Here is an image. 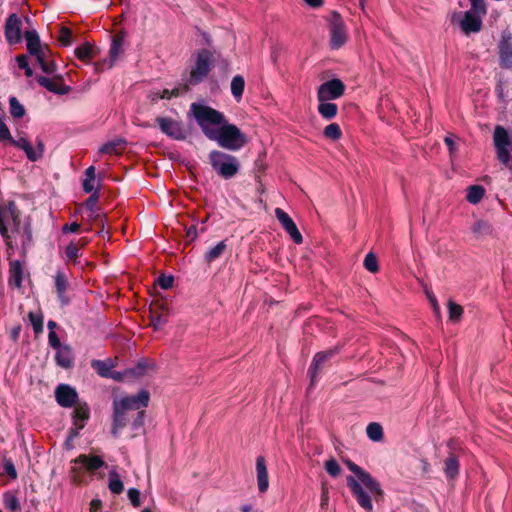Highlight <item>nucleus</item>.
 <instances>
[{"label": "nucleus", "mask_w": 512, "mask_h": 512, "mask_svg": "<svg viewBox=\"0 0 512 512\" xmlns=\"http://www.w3.org/2000/svg\"><path fill=\"white\" fill-rule=\"evenodd\" d=\"M149 393L145 390L136 395L125 396L113 401V425L112 434L117 437L122 428L130 420L131 428L134 432L139 430L144 424V411L142 408L148 406Z\"/></svg>", "instance_id": "obj_1"}, {"label": "nucleus", "mask_w": 512, "mask_h": 512, "mask_svg": "<svg viewBox=\"0 0 512 512\" xmlns=\"http://www.w3.org/2000/svg\"><path fill=\"white\" fill-rule=\"evenodd\" d=\"M346 464L349 470L358 478V480H356L354 477L348 476V487L351 489L358 504L367 512H373L372 498L374 497L378 500L382 498L384 494L380 483L355 463L347 461Z\"/></svg>", "instance_id": "obj_2"}, {"label": "nucleus", "mask_w": 512, "mask_h": 512, "mask_svg": "<svg viewBox=\"0 0 512 512\" xmlns=\"http://www.w3.org/2000/svg\"><path fill=\"white\" fill-rule=\"evenodd\" d=\"M24 37L28 53L35 57L42 71L46 74H54L57 67L51 58V50L41 42L38 32L35 29H25Z\"/></svg>", "instance_id": "obj_3"}, {"label": "nucleus", "mask_w": 512, "mask_h": 512, "mask_svg": "<svg viewBox=\"0 0 512 512\" xmlns=\"http://www.w3.org/2000/svg\"><path fill=\"white\" fill-rule=\"evenodd\" d=\"M190 111L207 138L226 122L225 116L221 112L207 105L192 103Z\"/></svg>", "instance_id": "obj_4"}, {"label": "nucleus", "mask_w": 512, "mask_h": 512, "mask_svg": "<svg viewBox=\"0 0 512 512\" xmlns=\"http://www.w3.org/2000/svg\"><path fill=\"white\" fill-rule=\"evenodd\" d=\"M209 139L216 141L219 146L230 151H237L247 143L246 136L239 128L227 122L218 127L213 135H209Z\"/></svg>", "instance_id": "obj_5"}, {"label": "nucleus", "mask_w": 512, "mask_h": 512, "mask_svg": "<svg viewBox=\"0 0 512 512\" xmlns=\"http://www.w3.org/2000/svg\"><path fill=\"white\" fill-rule=\"evenodd\" d=\"M14 146L22 149L30 161H37L42 158L44 144L42 140L37 141V149H33L30 142L24 135H19L17 139L13 138L8 127L2 123V147Z\"/></svg>", "instance_id": "obj_6"}, {"label": "nucleus", "mask_w": 512, "mask_h": 512, "mask_svg": "<svg viewBox=\"0 0 512 512\" xmlns=\"http://www.w3.org/2000/svg\"><path fill=\"white\" fill-rule=\"evenodd\" d=\"M208 157L213 170L224 179L234 177L239 171V160L233 155L214 150Z\"/></svg>", "instance_id": "obj_7"}, {"label": "nucleus", "mask_w": 512, "mask_h": 512, "mask_svg": "<svg viewBox=\"0 0 512 512\" xmlns=\"http://www.w3.org/2000/svg\"><path fill=\"white\" fill-rule=\"evenodd\" d=\"M493 142L496 148L499 161L512 170V138L508 131L502 126H496L493 134Z\"/></svg>", "instance_id": "obj_8"}, {"label": "nucleus", "mask_w": 512, "mask_h": 512, "mask_svg": "<svg viewBox=\"0 0 512 512\" xmlns=\"http://www.w3.org/2000/svg\"><path fill=\"white\" fill-rule=\"evenodd\" d=\"M25 22L29 23V18L17 13H12L7 17L4 26V35L9 45L14 46L22 42L26 29L24 28Z\"/></svg>", "instance_id": "obj_9"}, {"label": "nucleus", "mask_w": 512, "mask_h": 512, "mask_svg": "<svg viewBox=\"0 0 512 512\" xmlns=\"http://www.w3.org/2000/svg\"><path fill=\"white\" fill-rule=\"evenodd\" d=\"M451 21L452 23H457L465 35L477 33L482 27L481 18L475 15L472 11H466L463 16L461 13H454Z\"/></svg>", "instance_id": "obj_10"}, {"label": "nucleus", "mask_w": 512, "mask_h": 512, "mask_svg": "<svg viewBox=\"0 0 512 512\" xmlns=\"http://www.w3.org/2000/svg\"><path fill=\"white\" fill-rule=\"evenodd\" d=\"M211 66V53L208 50H201L197 54L196 62L190 72V83L201 82L209 73Z\"/></svg>", "instance_id": "obj_11"}, {"label": "nucleus", "mask_w": 512, "mask_h": 512, "mask_svg": "<svg viewBox=\"0 0 512 512\" xmlns=\"http://www.w3.org/2000/svg\"><path fill=\"white\" fill-rule=\"evenodd\" d=\"M345 85L340 79H332L321 84L317 89L318 101H331L344 95Z\"/></svg>", "instance_id": "obj_12"}, {"label": "nucleus", "mask_w": 512, "mask_h": 512, "mask_svg": "<svg viewBox=\"0 0 512 512\" xmlns=\"http://www.w3.org/2000/svg\"><path fill=\"white\" fill-rule=\"evenodd\" d=\"M19 223V211L13 202H9L5 208L2 207V238H10L8 231H17Z\"/></svg>", "instance_id": "obj_13"}, {"label": "nucleus", "mask_w": 512, "mask_h": 512, "mask_svg": "<svg viewBox=\"0 0 512 512\" xmlns=\"http://www.w3.org/2000/svg\"><path fill=\"white\" fill-rule=\"evenodd\" d=\"M331 46L334 49L342 47L347 41V32L343 20L336 12L332 13L330 21Z\"/></svg>", "instance_id": "obj_14"}, {"label": "nucleus", "mask_w": 512, "mask_h": 512, "mask_svg": "<svg viewBox=\"0 0 512 512\" xmlns=\"http://www.w3.org/2000/svg\"><path fill=\"white\" fill-rule=\"evenodd\" d=\"M156 121L160 130L167 136L175 140H184L186 138V132L179 122L166 117H158Z\"/></svg>", "instance_id": "obj_15"}, {"label": "nucleus", "mask_w": 512, "mask_h": 512, "mask_svg": "<svg viewBox=\"0 0 512 512\" xmlns=\"http://www.w3.org/2000/svg\"><path fill=\"white\" fill-rule=\"evenodd\" d=\"M275 216L278 221L281 223L284 230L290 235L293 241L297 244H301L303 241V237L298 230L296 224L293 219L281 208L275 209Z\"/></svg>", "instance_id": "obj_16"}, {"label": "nucleus", "mask_w": 512, "mask_h": 512, "mask_svg": "<svg viewBox=\"0 0 512 512\" xmlns=\"http://www.w3.org/2000/svg\"><path fill=\"white\" fill-rule=\"evenodd\" d=\"M125 39L126 33L124 31H120L119 33L113 36L109 50V58L103 61V64L107 65L108 68H111L119 59V57L123 54Z\"/></svg>", "instance_id": "obj_17"}, {"label": "nucleus", "mask_w": 512, "mask_h": 512, "mask_svg": "<svg viewBox=\"0 0 512 512\" xmlns=\"http://www.w3.org/2000/svg\"><path fill=\"white\" fill-rule=\"evenodd\" d=\"M37 82L48 91L59 95L67 94L71 90L69 86L63 84V76L60 74L54 75L52 78L39 76Z\"/></svg>", "instance_id": "obj_18"}, {"label": "nucleus", "mask_w": 512, "mask_h": 512, "mask_svg": "<svg viewBox=\"0 0 512 512\" xmlns=\"http://www.w3.org/2000/svg\"><path fill=\"white\" fill-rule=\"evenodd\" d=\"M57 402L63 407H71L76 403L77 392L69 385L61 384L55 391Z\"/></svg>", "instance_id": "obj_19"}, {"label": "nucleus", "mask_w": 512, "mask_h": 512, "mask_svg": "<svg viewBox=\"0 0 512 512\" xmlns=\"http://www.w3.org/2000/svg\"><path fill=\"white\" fill-rule=\"evenodd\" d=\"M499 56L501 64L506 67H512V37L510 34H503L499 43Z\"/></svg>", "instance_id": "obj_20"}, {"label": "nucleus", "mask_w": 512, "mask_h": 512, "mask_svg": "<svg viewBox=\"0 0 512 512\" xmlns=\"http://www.w3.org/2000/svg\"><path fill=\"white\" fill-rule=\"evenodd\" d=\"M335 354H336V350L330 349L327 351L319 352L314 356L311 366L309 368V372H308L312 383H314V381L316 380L317 374H318L319 370L321 369V366L328 359L333 357Z\"/></svg>", "instance_id": "obj_21"}, {"label": "nucleus", "mask_w": 512, "mask_h": 512, "mask_svg": "<svg viewBox=\"0 0 512 512\" xmlns=\"http://www.w3.org/2000/svg\"><path fill=\"white\" fill-rule=\"evenodd\" d=\"M256 476L259 492L265 493L269 488V479L266 461L263 456H258L256 459Z\"/></svg>", "instance_id": "obj_22"}, {"label": "nucleus", "mask_w": 512, "mask_h": 512, "mask_svg": "<svg viewBox=\"0 0 512 512\" xmlns=\"http://www.w3.org/2000/svg\"><path fill=\"white\" fill-rule=\"evenodd\" d=\"M117 365V358H108L106 360H92L91 366L98 373L99 376L108 378L111 375L112 369Z\"/></svg>", "instance_id": "obj_23"}, {"label": "nucleus", "mask_w": 512, "mask_h": 512, "mask_svg": "<svg viewBox=\"0 0 512 512\" xmlns=\"http://www.w3.org/2000/svg\"><path fill=\"white\" fill-rule=\"evenodd\" d=\"M24 277V267L18 260L10 262L9 269V285L17 288L21 287V283Z\"/></svg>", "instance_id": "obj_24"}, {"label": "nucleus", "mask_w": 512, "mask_h": 512, "mask_svg": "<svg viewBox=\"0 0 512 512\" xmlns=\"http://www.w3.org/2000/svg\"><path fill=\"white\" fill-rule=\"evenodd\" d=\"M75 464H81L88 471L94 472L104 466V461L99 456L80 455L74 461Z\"/></svg>", "instance_id": "obj_25"}, {"label": "nucleus", "mask_w": 512, "mask_h": 512, "mask_svg": "<svg viewBox=\"0 0 512 512\" xmlns=\"http://www.w3.org/2000/svg\"><path fill=\"white\" fill-rule=\"evenodd\" d=\"M125 146L126 140L123 138H117L103 144L99 148V153L108 155H119L124 151Z\"/></svg>", "instance_id": "obj_26"}, {"label": "nucleus", "mask_w": 512, "mask_h": 512, "mask_svg": "<svg viewBox=\"0 0 512 512\" xmlns=\"http://www.w3.org/2000/svg\"><path fill=\"white\" fill-rule=\"evenodd\" d=\"M145 368H146V364L139 363L136 368L128 369V370H126L123 373L122 372H117V371H112L111 375L108 378H111V379H113L115 381H122L125 377H128V376H137V377H139V376H142L144 374Z\"/></svg>", "instance_id": "obj_27"}, {"label": "nucleus", "mask_w": 512, "mask_h": 512, "mask_svg": "<svg viewBox=\"0 0 512 512\" xmlns=\"http://www.w3.org/2000/svg\"><path fill=\"white\" fill-rule=\"evenodd\" d=\"M8 111L11 117L15 120L22 119L26 115L24 105L14 96L9 98Z\"/></svg>", "instance_id": "obj_28"}, {"label": "nucleus", "mask_w": 512, "mask_h": 512, "mask_svg": "<svg viewBox=\"0 0 512 512\" xmlns=\"http://www.w3.org/2000/svg\"><path fill=\"white\" fill-rule=\"evenodd\" d=\"M108 488L113 494H120L124 490L123 482L116 467H113L109 472Z\"/></svg>", "instance_id": "obj_29"}, {"label": "nucleus", "mask_w": 512, "mask_h": 512, "mask_svg": "<svg viewBox=\"0 0 512 512\" xmlns=\"http://www.w3.org/2000/svg\"><path fill=\"white\" fill-rule=\"evenodd\" d=\"M98 54V49L92 46L90 43H85L75 49V55L82 61H88Z\"/></svg>", "instance_id": "obj_30"}, {"label": "nucleus", "mask_w": 512, "mask_h": 512, "mask_svg": "<svg viewBox=\"0 0 512 512\" xmlns=\"http://www.w3.org/2000/svg\"><path fill=\"white\" fill-rule=\"evenodd\" d=\"M338 107L330 101H319L318 112L325 119H332L337 115Z\"/></svg>", "instance_id": "obj_31"}, {"label": "nucleus", "mask_w": 512, "mask_h": 512, "mask_svg": "<svg viewBox=\"0 0 512 512\" xmlns=\"http://www.w3.org/2000/svg\"><path fill=\"white\" fill-rule=\"evenodd\" d=\"M56 361L58 365L64 368L71 367L73 363V355L68 347H61L56 354Z\"/></svg>", "instance_id": "obj_32"}, {"label": "nucleus", "mask_w": 512, "mask_h": 512, "mask_svg": "<svg viewBox=\"0 0 512 512\" xmlns=\"http://www.w3.org/2000/svg\"><path fill=\"white\" fill-rule=\"evenodd\" d=\"M227 249L226 241H220L205 253V260L208 263L220 258Z\"/></svg>", "instance_id": "obj_33"}, {"label": "nucleus", "mask_w": 512, "mask_h": 512, "mask_svg": "<svg viewBox=\"0 0 512 512\" xmlns=\"http://www.w3.org/2000/svg\"><path fill=\"white\" fill-rule=\"evenodd\" d=\"M55 286L58 293V297L63 304H66L68 300L65 297V291L67 289V280L63 273L58 272L55 276Z\"/></svg>", "instance_id": "obj_34"}, {"label": "nucleus", "mask_w": 512, "mask_h": 512, "mask_svg": "<svg viewBox=\"0 0 512 512\" xmlns=\"http://www.w3.org/2000/svg\"><path fill=\"white\" fill-rule=\"evenodd\" d=\"M485 189L480 185H473L468 188L466 199L471 204H477L483 198Z\"/></svg>", "instance_id": "obj_35"}, {"label": "nucleus", "mask_w": 512, "mask_h": 512, "mask_svg": "<svg viewBox=\"0 0 512 512\" xmlns=\"http://www.w3.org/2000/svg\"><path fill=\"white\" fill-rule=\"evenodd\" d=\"M447 306H448L449 320L454 323L459 322L464 313L463 307L461 305L457 304L456 302H454L453 300H449Z\"/></svg>", "instance_id": "obj_36"}, {"label": "nucleus", "mask_w": 512, "mask_h": 512, "mask_svg": "<svg viewBox=\"0 0 512 512\" xmlns=\"http://www.w3.org/2000/svg\"><path fill=\"white\" fill-rule=\"evenodd\" d=\"M368 438L374 442H379L383 439V428L379 423L372 422L366 428Z\"/></svg>", "instance_id": "obj_37"}, {"label": "nucleus", "mask_w": 512, "mask_h": 512, "mask_svg": "<svg viewBox=\"0 0 512 512\" xmlns=\"http://www.w3.org/2000/svg\"><path fill=\"white\" fill-rule=\"evenodd\" d=\"M244 87H245L244 78L240 75L234 76L231 81V93L237 100H239L242 97Z\"/></svg>", "instance_id": "obj_38"}, {"label": "nucleus", "mask_w": 512, "mask_h": 512, "mask_svg": "<svg viewBox=\"0 0 512 512\" xmlns=\"http://www.w3.org/2000/svg\"><path fill=\"white\" fill-rule=\"evenodd\" d=\"M459 463L454 455L449 456L445 461V474L448 478H454L458 474Z\"/></svg>", "instance_id": "obj_39"}, {"label": "nucleus", "mask_w": 512, "mask_h": 512, "mask_svg": "<svg viewBox=\"0 0 512 512\" xmlns=\"http://www.w3.org/2000/svg\"><path fill=\"white\" fill-rule=\"evenodd\" d=\"M89 417V411L86 406H77L74 410L75 425L78 429H82L84 421Z\"/></svg>", "instance_id": "obj_40"}, {"label": "nucleus", "mask_w": 512, "mask_h": 512, "mask_svg": "<svg viewBox=\"0 0 512 512\" xmlns=\"http://www.w3.org/2000/svg\"><path fill=\"white\" fill-rule=\"evenodd\" d=\"M86 178L83 181V190L87 193H90L94 190V182H95V167L90 166L85 171Z\"/></svg>", "instance_id": "obj_41"}, {"label": "nucleus", "mask_w": 512, "mask_h": 512, "mask_svg": "<svg viewBox=\"0 0 512 512\" xmlns=\"http://www.w3.org/2000/svg\"><path fill=\"white\" fill-rule=\"evenodd\" d=\"M472 231L477 237H483L491 233V226L486 221L478 220L474 223Z\"/></svg>", "instance_id": "obj_42"}, {"label": "nucleus", "mask_w": 512, "mask_h": 512, "mask_svg": "<svg viewBox=\"0 0 512 512\" xmlns=\"http://www.w3.org/2000/svg\"><path fill=\"white\" fill-rule=\"evenodd\" d=\"M4 503L6 507L12 512H19L21 510L17 496L12 492L5 493Z\"/></svg>", "instance_id": "obj_43"}, {"label": "nucleus", "mask_w": 512, "mask_h": 512, "mask_svg": "<svg viewBox=\"0 0 512 512\" xmlns=\"http://www.w3.org/2000/svg\"><path fill=\"white\" fill-rule=\"evenodd\" d=\"M324 135L329 139L338 140L342 135L340 126L336 123L327 125L324 129Z\"/></svg>", "instance_id": "obj_44"}, {"label": "nucleus", "mask_w": 512, "mask_h": 512, "mask_svg": "<svg viewBox=\"0 0 512 512\" xmlns=\"http://www.w3.org/2000/svg\"><path fill=\"white\" fill-rule=\"evenodd\" d=\"M364 267L372 272V273H376L378 272L379 270V266H378V261H377V258L376 256L373 254V253H368L366 256H365V259H364Z\"/></svg>", "instance_id": "obj_45"}, {"label": "nucleus", "mask_w": 512, "mask_h": 512, "mask_svg": "<svg viewBox=\"0 0 512 512\" xmlns=\"http://www.w3.org/2000/svg\"><path fill=\"white\" fill-rule=\"evenodd\" d=\"M325 469L332 477H337L341 473L340 465L333 458L325 462Z\"/></svg>", "instance_id": "obj_46"}, {"label": "nucleus", "mask_w": 512, "mask_h": 512, "mask_svg": "<svg viewBox=\"0 0 512 512\" xmlns=\"http://www.w3.org/2000/svg\"><path fill=\"white\" fill-rule=\"evenodd\" d=\"M59 42L63 46H69L72 43V33L71 30L67 27H61L59 31Z\"/></svg>", "instance_id": "obj_47"}, {"label": "nucleus", "mask_w": 512, "mask_h": 512, "mask_svg": "<svg viewBox=\"0 0 512 512\" xmlns=\"http://www.w3.org/2000/svg\"><path fill=\"white\" fill-rule=\"evenodd\" d=\"M172 95L177 96L178 90L174 89L169 91L168 89H164L162 92H153L150 97L152 101H157L158 99H169Z\"/></svg>", "instance_id": "obj_48"}, {"label": "nucleus", "mask_w": 512, "mask_h": 512, "mask_svg": "<svg viewBox=\"0 0 512 512\" xmlns=\"http://www.w3.org/2000/svg\"><path fill=\"white\" fill-rule=\"evenodd\" d=\"M79 251L80 248L78 246L72 243L69 244L65 250L67 260L75 261L79 257Z\"/></svg>", "instance_id": "obj_49"}, {"label": "nucleus", "mask_w": 512, "mask_h": 512, "mask_svg": "<svg viewBox=\"0 0 512 512\" xmlns=\"http://www.w3.org/2000/svg\"><path fill=\"white\" fill-rule=\"evenodd\" d=\"M3 470L5 474L11 480H15L17 478V471L14 464L10 460H5L3 463Z\"/></svg>", "instance_id": "obj_50"}, {"label": "nucleus", "mask_w": 512, "mask_h": 512, "mask_svg": "<svg viewBox=\"0 0 512 512\" xmlns=\"http://www.w3.org/2000/svg\"><path fill=\"white\" fill-rule=\"evenodd\" d=\"M128 498L131 502V504L134 506V507H139L141 505V502H140V491L136 488H130L128 490Z\"/></svg>", "instance_id": "obj_51"}, {"label": "nucleus", "mask_w": 512, "mask_h": 512, "mask_svg": "<svg viewBox=\"0 0 512 512\" xmlns=\"http://www.w3.org/2000/svg\"><path fill=\"white\" fill-rule=\"evenodd\" d=\"M173 283H174V278L171 275H169V276L161 275L158 278V284L162 289H165V290L170 289L173 286Z\"/></svg>", "instance_id": "obj_52"}, {"label": "nucleus", "mask_w": 512, "mask_h": 512, "mask_svg": "<svg viewBox=\"0 0 512 512\" xmlns=\"http://www.w3.org/2000/svg\"><path fill=\"white\" fill-rule=\"evenodd\" d=\"M150 318H151V325L154 327V329L161 328L167 322L166 317H164L162 315L155 314V313H151Z\"/></svg>", "instance_id": "obj_53"}, {"label": "nucleus", "mask_w": 512, "mask_h": 512, "mask_svg": "<svg viewBox=\"0 0 512 512\" xmlns=\"http://www.w3.org/2000/svg\"><path fill=\"white\" fill-rule=\"evenodd\" d=\"M471 7L474 12L486 14V5L484 0H470Z\"/></svg>", "instance_id": "obj_54"}, {"label": "nucleus", "mask_w": 512, "mask_h": 512, "mask_svg": "<svg viewBox=\"0 0 512 512\" xmlns=\"http://www.w3.org/2000/svg\"><path fill=\"white\" fill-rule=\"evenodd\" d=\"M29 317H30V320H31V323L33 325L35 332L36 333L42 332V330H43L42 318L39 316H36L32 313H30Z\"/></svg>", "instance_id": "obj_55"}, {"label": "nucleus", "mask_w": 512, "mask_h": 512, "mask_svg": "<svg viewBox=\"0 0 512 512\" xmlns=\"http://www.w3.org/2000/svg\"><path fill=\"white\" fill-rule=\"evenodd\" d=\"M48 341H49V344L53 348H55V349L61 348L60 340H59L57 334L54 331H49Z\"/></svg>", "instance_id": "obj_56"}, {"label": "nucleus", "mask_w": 512, "mask_h": 512, "mask_svg": "<svg viewBox=\"0 0 512 512\" xmlns=\"http://www.w3.org/2000/svg\"><path fill=\"white\" fill-rule=\"evenodd\" d=\"M426 294H427V297H428L429 301H430V302H431V304H432V307H433V310H434L435 314H436L437 316H440V307H439V304H438V302H437V299H436V298H435V296H434L432 293H430V292H427Z\"/></svg>", "instance_id": "obj_57"}, {"label": "nucleus", "mask_w": 512, "mask_h": 512, "mask_svg": "<svg viewBox=\"0 0 512 512\" xmlns=\"http://www.w3.org/2000/svg\"><path fill=\"white\" fill-rule=\"evenodd\" d=\"M16 61H17V64L19 66V68L21 69H25L27 66H29L28 64V58L26 55H19L16 57Z\"/></svg>", "instance_id": "obj_58"}, {"label": "nucleus", "mask_w": 512, "mask_h": 512, "mask_svg": "<svg viewBox=\"0 0 512 512\" xmlns=\"http://www.w3.org/2000/svg\"><path fill=\"white\" fill-rule=\"evenodd\" d=\"M80 228V225L76 222L72 223V224H66L63 226L62 228V231L64 233L66 232H77Z\"/></svg>", "instance_id": "obj_59"}, {"label": "nucleus", "mask_w": 512, "mask_h": 512, "mask_svg": "<svg viewBox=\"0 0 512 512\" xmlns=\"http://www.w3.org/2000/svg\"><path fill=\"white\" fill-rule=\"evenodd\" d=\"M96 203H97V197L95 196H91L87 201H86V206L88 209L91 210V212L94 211V208L96 206Z\"/></svg>", "instance_id": "obj_60"}, {"label": "nucleus", "mask_w": 512, "mask_h": 512, "mask_svg": "<svg viewBox=\"0 0 512 512\" xmlns=\"http://www.w3.org/2000/svg\"><path fill=\"white\" fill-rule=\"evenodd\" d=\"M329 496H328V490L323 489L322 495H321V507H325L328 504Z\"/></svg>", "instance_id": "obj_61"}, {"label": "nucleus", "mask_w": 512, "mask_h": 512, "mask_svg": "<svg viewBox=\"0 0 512 512\" xmlns=\"http://www.w3.org/2000/svg\"><path fill=\"white\" fill-rule=\"evenodd\" d=\"M445 143L447 144L450 152L452 153L455 150V143H454L452 137H450V136L445 137Z\"/></svg>", "instance_id": "obj_62"}, {"label": "nucleus", "mask_w": 512, "mask_h": 512, "mask_svg": "<svg viewBox=\"0 0 512 512\" xmlns=\"http://www.w3.org/2000/svg\"><path fill=\"white\" fill-rule=\"evenodd\" d=\"M309 6L317 8L323 4V0H304Z\"/></svg>", "instance_id": "obj_63"}, {"label": "nucleus", "mask_w": 512, "mask_h": 512, "mask_svg": "<svg viewBox=\"0 0 512 512\" xmlns=\"http://www.w3.org/2000/svg\"><path fill=\"white\" fill-rule=\"evenodd\" d=\"M100 505H101V502L99 500H93L91 502V509L93 511H96L100 507Z\"/></svg>", "instance_id": "obj_64"}]
</instances>
